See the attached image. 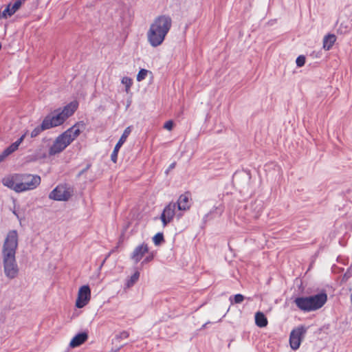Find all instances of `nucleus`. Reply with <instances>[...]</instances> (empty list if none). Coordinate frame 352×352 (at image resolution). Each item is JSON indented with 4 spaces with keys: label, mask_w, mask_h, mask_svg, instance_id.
<instances>
[{
    "label": "nucleus",
    "mask_w": 352,
    "mask_h": 352,
    "mask_svg": "<svg viewBox=\"0 0 352 352\" xmlns=\"http://www.w3.org/2000/svg\"><path fill=\"white\" fill-rule=\"evenodd\" d=\"M41 183L39 175L30 173H13L2 179L3 185L16 193L34 190Z\"/></svg>",
    "instance_id": "f257e3e1"
},
{
    "label": "nucleus",
    "mask_w": 352,
    "mask_h": 352,
    "mask_svg": "<svg viewBox=\"0 0 352 352\" xmlns=\"http://www.w3.org/2000/svg\"><path fill=\"white\" fill-rule=\"evenodd\" d=\"M172 26V19L169 16L161 15L156 17L151 23L146 32L147 41L151 46L157 47L161 45Z\"/></svg>",
    "instance_id": "f03ea898"
},
{
    "label": "nucleus",
    "mask_w": 352,
    "mask_h": 352,
    "mask_svg": "<svg viewBox=\"0 0 352 352\" xmlns=\"http://www.w3.org/2000/svg\"><path fill=\"white\" fill-rule=\"evenodd\" d=\"M83 122H78L58 135L49 148V155H55L63 151L85 129Z\"/></svg>",
    "instance_id": "7ed1b4c3"
},
{
    "label": "nucleus",
    "mask_w": 352,
    "mask_h": 352,
    "mask_svg": "<svg viewBox=\"0 0 352 352\" xmlns=\"http://www.w3.org/2000/svg\"><path fill=\"white\" fill-rule=\"evenodd\" d=\"M78 107L77 101H72L63 109H58L46 116L43 121V128L50 129L61 125L72 116Z\"/></svg>",
    "instance_id": "20e7f679"
},
{
    "label": "nucleus",
    "mask_w": 352,
    "mask_h": 352,
    "mask_svg": "<svg viewBox=\"0 0 352 352\" xmlns=\"http://www.w3.org/2000/svg\"><path fill=\"white\" fill-rule=\"evenodd\" d=\"M326 294H319L309 297H299L295 299L297 307L304 311H312L321 308L327 302Z\"/></svg>",
    "instance_id": "39448f33"
},
{
    "label": "nucleus",
    "mask_w": 352,
    "mask_h": 352,
    "mask_svg": "<svg viewBox=\"0 0 352 352\" xmlns=\"http://www.w3.org/2000/svg\"><path fill=\"white\" fill-rule=\"evenodd\" d=\"M19 245V234L16 230H12L5 236L2 248L1 256H16Z\"/></svg>",
    "instance_id": "423d86ee"
},
{
    "label": "nucleus",
    "mask_w": 352,
    "mask_h": 352,
    "mask_svg": "<svg viewBox=\"0 0 352 352\" xmlns=\"http://www.w3.org/2000/svg\"><path fill=\"white\" fill-rule=\"evenodd\" d=\"M1 259L5 276L9 279L16 278L19 272V268L16 256H1Z\"/></svg>",
    "instance_id": "0eeeda50"
},
{
    "label": "nucleus",
    "mask_w": 352,
    "mask_h": 352,
    "mask_svg": "<svg viewBox=\"0 0 352 352\" xmlns=\"http://www.w3.org/2000/svg\"><path fill=\"white\" fill-rule=\"evenodd\" d=\"M73 195V189L65 184H59L49 194L50 199L58 201H67Z\"/></svg>",
    "instance_id": "6e6552de"
},
{
    "label": "nucleus",
    "mask_w": 352,
    "mask_h": 352,
    "mask_svg": "<svg viewBox=\"0 0 352 352\" xmlns=\"http://www.w3.org/2000/svg\"><path fill=\"white\" fill-rule=\"evenodd\" d=\"M91 298V292L88 285L80 286L78 290L75 306L78 309H82L87 306Z\"/></svg>",
    "instance_id": "1a4fd4ad"
},
{
    "label": "nucleus",
    "mask_w": 352,
    "mask_h": 352,
    "mask_svg": "<svg viewBox=\"0 0 352 352\" xmlns=\"http://www.w3.org/2000/svg\"><path fill=\"white\" fill-rule=\"evenodd\" d=\"M306 331L307 328L302 325L297 327L291 331L289 344L292 349L296 350L300 347Z\"/></svg>",
    "instance_id": "9d476101"
},
{
    "label": "nucleus",
    "mask_w": 352,
    "mask_h": 352,
    "mask_svg": "<svg viewBox=\"0 0 352 352\" xmlns=\"http://www.w3.org/2000/svg\"><path fill=\"white\" fill-rule=\"evenodd\" d=\"M176 204L170 203L164 209L161 215V220L163 223L164 227L169 223L175 216Z\"/></svg>",
    "instance_id": "9b49d317"
},
{
    "label": "nucleus",
    "mask_w": 352,
    "mask_h": 352,
    "mask_svg": "<svg viewBox=\"0 0 352 352\" xmlns=\"http://www.w3.org/2000/svg\"><path fill=\"white\" fill-rule=\"evenodd\" d=\"M149 249L146 243H142L135 248L131 255V258L135 263L140 262L148 253Z\"/></svg>",
    "instance_id": "f8f14e48"
},
{
    "label": "nucleus",
    "mask_w": 352,
    "mask_h": 352,
    "mask_svg": "<svg viewBox=\"0 0 352 352\" xmlns=\"http://www.w3.org/2000/svg\"><path fill=\"white\" fill-rule=\"evenodd\" d=\"M191 204V196L189 193L186 192L181 195L177 201V208L181 211H186L189 210Z\"/></svg>",
    "instance_id": "ddd939ff"
},
{
    "label": "nucleus",
    "mask_w": 352,
    "mask_h": 352,
    "mask_svg": "<svg viewBox=\"0 0 352 352\" xmlns=\"http://www.w3.org/2000/svg\"><path fill=\"white\" fill-rule=\"evenodd\" d=\"M21 0H17L13 4H8L2 12V19H8L12 16L21 8Z\"/></svg>",
    "instance_id": "4468645a"
},
{
    "label": "nucleus",
    "mask_w": 352,
    "mask_h": 352,
    "mask_svg": "<svg viewBox=\"0 0 352 352\" xmlns=\"http://www.w3.org/2000/svg\"><path fill=\"white\" fill-rule=\"evenodd\" d=\"M88 339V334L86 332H82L76 334L70 341L69 346L72 348H76L87 341Z\"/></svg>",
    "instance_id": "2eb2a0df"
},
{
    "label": "nucleus",
    "mask_w": 352,
    "mask_h": 352,
    "mask_svg": "<svg viewBox=\"0 0 352 352\" xmlns=\"http://www.w3.org/2000/svg\"><path fill=\"white\" fill-rule=\"evenodd\" d=\"M336 41V36L333 34H329L323 38V49L324 50H329L334 45Z\"/></svg>",
    "instance_id": "dca6fc26"
},
{
    "label": "nucleus",
    "mask_w": 352,
    "mask_h": 352,
    "mask_svg": "<svg viewBox=\"0 0 352 352\" xmlns=\"http://www.w3.org/2000/svg\"><path fill=\"white\" fill-rule=\"evenodd\" d=\"M255 323L259 327H265L267 325V319L262 312L258 311L255 314Z\"/></svg>",
    "instance_id": "f3484780"
},
{
    "label": "nucleus",
    "mask_w": 352,
    "mask_h": 352,
    "mask_svg": "<svg viewBox=\"0 0 352 352\" xmlns=\"http://www.w3.org/2000/svg\"><path fill=\"white\" fill-rule=\"evenodd\" d=\"M25 134H23L18 140L15 142L12 143L10 146L5 149L6 153L10 155L15 151H16L19 148V146L21 144L25 138Z\"/></svg>",
    "instance_id": "a211bd4d"
},
{
    "label": "nucleus",
    "mask_w": 352,
    "mask_h": 352,
    "mask_svg": "<svg viewBox=\"0 0 352 352\" xmlns=\"http://www.w3.org/2000/svg\"><path fill=\"white\" fill-rule=\"evenodd\" d=\"M131 132V126H128L125 129V130L124 131L122 136L120 137L119 141L118 142V143L116 144V148H120L121 146H122V144L126 142L127 138L129 137V135H130Z\"/></svg>",
    "instance_id": "6ab92c4d"
},
{
    "label": "nucleus",
    "mask_w": 352,
    "mask_h": 352,
    "mask_svg": "<svg viewBox=\"0 0 352 352\" xmlns=\"http://www.w3.org/2000/svg\"><path fill=\"white\" fill-rule=\"evenodd\" d=\"M121 83L125 87V92L126 94L130 93L131 87L133 85V80L128 77V76H124L121 80Z\"/></svg>",
    "instance_id": "aec40b11"
},
{
    "label": "nucleus",
    "mask_w": 352,
    "mask_h": 352,
    "mask_svg": "<svg viewBox=\"0 0 352 352\" xmlns=\"http://www.w3.org/2000/svg\"><path fill=\"white\" fill-rule=\"evenodd\" d=\"M140 272H135L127 280L126 283V287L129 288L132 287L139 279Z\"/></svg>",
    "instance_id": "412c9836"
},
{
    "label": "nucleus",
    "mask_w": 352,
    "mask_h": 352,
    "mask_svg": "<svg viewBox=\"0 0 352 352\" xmlns=\"http://www.w3.org/2000/svg\"><path fill=\"white\" fill-rule=\"evenodd\" d=\"M149 72H150L147 69H141L137 75V77H136L137 81H138V82L142 81L144 79H145V78L146 77L147 74Z\"/></svg>",
    "instance_id": "4be33fe9"
},
{
    "label": "nucleus",
    "mask_w": 352,
    "mask_h": 352,
    "mask_svg": "<svg viewBox=\"0 0 352 352\" xmlns=\"http://www.w3.org/2000/svg\"><path fill=\"white\" fill-rule=\"evenodd\" d=\"M163 241L164 236L162 233H157L153 238V241L156 245H160Z\"/></svg>",
    "instance_id": "5701e85b"
},
{
    "label": "nucleus",
    "mask_w": 352,
    "mask_h": 352,
    "mask_svg": "<svg viewBox=\"0 0 352 352\" xmlns=\"http://www.w3.org/2000/svg\"><path fill=\"white\" fill-rule=\"evenodd\" d=\"M46 129L43 128V123L41 126H38L35 128L31 133V137L34 138L37 136L42 131L45 130Z\"/></svg>",
    "instance_id": "b1692460"
},
{
    "label": "nucleus",
    "mask_w": 352,
    "mask_h": 352,
    "mask_svg": "<svg viewBox=\"0 0 352 352\" xmlns=\"http://www.w3.org/2000/svg\"><path fill=\"white\" fill-rule=\"evenodd\" d=\"M296 63L298 67H302L305 63V58L304 56H299L296 60Z\"/></svg>",
    "instance_id": "393cba45"
},
{
    "label": "nucleus",
    "mask_w": 352,
    "mask_h": 352,
    "mask_svg": "<svg viewBox=\"0 0 352 352\" xmlns=\"http://www.w3.org/2000/svg\"><path fill=\"white\" fill-rule=\"evenodd\" d=\"M119 150H120L119 148H117L115 147L113 151L111 153V160L114 163H116L117 162L118 154Z\"/></svg>",
    "instance_id": "a878e982"
},
{
    "label": "nucleus",
    "mask_w": 352,
    "mask_h": 352,
    "mask_svg": "<svg viewBox=\"0 0 352 352\" xmlns=\"http://www.w3.org/2000/svg\"><path fill=\"white\" fill-rule=\"evenodd\" d=\"M174 126V123L172 120L166 122L164 124V128L168 131H171Z\"/></svg>",
    "instance_id": "bb28decb"
},
{
    "label": "nucleus",
    "mask_w": 352,
    "mask_h": 352,
    "mask_svg": "<svg viewBox=\"0 0 352 352\" xmlns=\"http://www.w3.org/2000/svg\"><path fill=\"white\" fill-rule=\"evenodd\" d=\"M244 300V296L242 294H236L234 296V301L235 303H241Z\"/></svg>",
    "instance_id": "cd10ccee"
},
{
    "label": "nucleus",
    "mask_w": 352,
    "mask_h": 352,
    "mask_svg": "<svg viewBox=\"0 0 352 352\" xmlns=\"http://www.w3.org/2000/svg\"><path fill=\"white\" fill-rule=\"evenodd\" d=\"M153 258V254L152 253L149 254V255L146 256L144 260L143 261V263H146L152 261Z\"/></svg>",
    "instance_id": "c85d7f7f"
},
{
    "label": "nucleus",
    "mask_w": 352,
    "mask_h": 352,
    "mask_svg": "<svg viewBox=\"0 0 352 352\" xmlns=\"http://www.w3.org/2000/svg\"><path fill=\"white\" fill-rule=\"evenodd\" d=\"M9 155L6 153V151L4 150L1 154H0V162H3Z\"/></svg>",
    "instance_id": "c756f323"
},
{
    "label": "nucleus",
    "mask_w": 352,
    "mask_h": 352,
    "mask_svg": "<svg viewBox=\"0 0 352 352\" xmlns=\"http://www.w3.org/2000/svg\"><path fill=\"white\" fill-rule=\"evenodd\" d=\"M123 334L124 335V336H125V337H127V336H128L127 333H124Z\"/></svg>",
    "instance_id": "7c9ffc66"
}]
</instances>
